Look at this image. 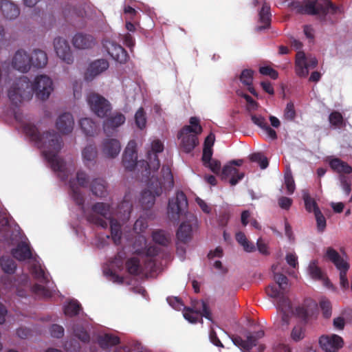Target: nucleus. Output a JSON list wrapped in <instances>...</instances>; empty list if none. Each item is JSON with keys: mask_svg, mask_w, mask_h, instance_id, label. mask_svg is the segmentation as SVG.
<instances>
[{"mask_svg": "<svg viewBox=\"0 0 352 352\" xmlns=\"http://www.w3.org/2000/svg\"><path fill=\"white\" fill-rule=\"evenodd\" d=\"M25 133L38 146L43 149V154L55 172H59L61 179H67L65 173V161L58 156L63 146V140L59 134L54 130L48 131L41 134L37 127L32 124L28 123L23 126Z\"/></svg>", "mask_w": 352, "mask_h": 352, "instance_id": "obj_1", "label": "nucleus"}, {"mask_svg": "<svg viewBox=\"0 0 352 352\" xmlns=\"http://www.w3.org/2000/svg\"><path fill=\"white\" fill-rule=\"evenodd\" d=\"M53 82L46 75L35 78L32 83L28 77L21 76L16 79L8 90V96L12 103L16 106L25 100H30L34 94L41 100H47L53 91Z\"/></svg>", "mask_w": 352, "mask_h": 352, "instance_id": "obj_2", "label": "nucleus"}, {"mask_svg": "<svg viewBox=\"0 0 352 352\" xmlns=\"http://www.w3.org/2000/svg\"><path fill=\"white\" fill-rule=\"evenodd\" d=\"M188 200L182 191H177L175 197L168 201L167 212L172 221H178L183 216H186V220L179 226L176 238L184 243H189L192 239L193 228L197 225V217L192 214H186L188 209Z\"/></svg>", "mask_w": 352, "mask_h": 352, "instance_id": "obj_3", "label": "nucleus"}, {"mask_svg": "<svg viewBox=\"0 0 352 352\" xmlns=\"http://www.w3.org/2000/svg\"><path fill=\"white\" fill-rule=\"evenodd\" d=\"M93 213L88 214L86 219L88 222L107 228L110 225L111 234L115 244L120 243L122 237L121 225L119 221L112 217L110 204L97 202L91 207Z\"/></svg>", "mask_w": 352, "mask_h": 352, "instance_id": "obj_4", "label": "nucleus"}, {"mask_svg": "<svg viewBox=\"0 0 352 352\" xmlns=\"http://www.w3.org/2000/svg\"><path fill=\"white\" fill-rule=\"evenodd\" d=\"M289 6L299 14L317 16L321 21H327L329 13L337 14L344 12L342 5H336L331 0H305L304 4L293 1Z\"/></svg>", "mask_w": 352, "mask_h": 352, "instance_id": "obj_5", "label": "nucleus"}, {"mask_svg": "<svg viewBox=\"0 0 352 352\" xmlns=\"http://www.w3.org/2000/svg\"><path fill=\"white\" fill-rule=\"evenodd\" d=\"M189 122L190 125L184 126L177 134L178 139L181 140L180 147L187 153H190L199 144L197 135L203 130L198 118L191 117Z\"/></svg>", "mask_w": 352, "mask_h": 352, "instance_id": "obj_6", "label": "nucleus"}, {"mask_svg": "<svg viewBox=\"0 0 352 352\" xmlns=\"http://www.w3.org/2000/svg\"><path fill=\"white\" fill-rule=\"evenodd\" d=\"M325 257L333 263L336 267L340 271V287L343 289H348L349 287V283L346 277V274L350 267L349 263L331 247L327 248Z\"/></svg>", "mask_w": 352, "mask_h": 352, "instance_id": "obj_7", "label": "nucleus"}, {"mask_svg": "<svg viewBox=\"0 0 352 352\" xmlns=\"http://www.w3.org/2000/svg\"><path fill=\"white\" fill-rule=\"evenodd\" d=\"M192 305V307H184V317L185 319L191 323L197 322L201 317H204L210 321L212 320L211 311L204 300L195 301Z\"/></svg>", "mask_w": 352, "mask_h": 352, "instance_id": "obj_8", "label": "nucleus"}, {"mask_svg": "<svg viewBox=\"0 0 352 352\" xmlns=\"http://www.w3.org/2000/svg\"><path fill=\"white\" fill-rule=\"evenodd\" d=\"M265 332L263 330H259L254 332L247 331L244 334L245 339L240 336L232 335L231 340L234 345L238 346L244 352H250L254 346L258 344V340L263 338Z\"/></svg>", "mask_w": 352, "mask_h": 352, "instance_id": "obj_9", "label": "nucleus"}, {"mask_svg": "<svg viewBox=\"0 0 352 352\" xmlns=\"http://www.w3.org/2000/svg\"><path fill=\"white\" fill-rule=\"evenodd\" d=\"M91 110L99 118H104L111 111V103L98 94L91 93L87 98Z\"/></svg>", "mask_w": 352, "mask_h": 352, "instance_id": "obj_10", "label": "nucleus"}, {"mask_svg": "<svg viewBox=\"0 0 352 352\" xmlns=\"http://www.w3.org/2000/svg\"><path fill=\"white\" fill-rule=\"evenodd\" d=\"M164 150V145L159 140H155L152 142L151 150L147 152L148 161H142V164L146 165V170L150 169L153 171H157L160 167V162L157 157V153L162 152Z\"/></svg>", "mask_w": 352, "mask_h": 352, "instance_id": "obj_11", "label": "nucleus"}, {"mask_svg": "<svg viewBox=\"0 0 352 352\" xmlns=\"http://www.w3.org/2000/svg\"><path fill=\"white\" fill-rule=\"evenodd\" d=\"M319 344L325 352H338L342 348L344 340L342 337L336 334L324 335L319 338Z\"/></svg>", "mask_w": 352, "mask_h": 352, "instance_id": "obj_12", "label": "nucleus"}, {"mask_svg": "<svg viewBox=\"0 0 352 352\" xmlns=\"http://www.w3.org/2000/svg\"><path fill=\"white\" fill-rule=\"evenodd\" d=\"M103 47L113 60L125 63L129 59L127 52L119 44L112 41H105Z\"/></svg>", "mask_w": 352, "mask_h": 352, "instance_id": "obj_13", "label": "nucleus"}, {"mask_svg": "<svg viewBox=\"0 0 352 352\" xmlns=\"http://www.w3.org/2000/svg\"><path fill=\"white\" fill-rule=\"evenodd\" d=\"M126 120L124 114L120 112H115L111 114L103 122V130L107 136L112 135L117 128L122 125Z\"/></svg>", "mask_w": 352, "mask_h": 352, "instance_id": "obj_14", "label": "nucleus"}, {"mask_svg": "<svg viewBox=\"0 0 352 352\" xmlns=\"http://www.w3.org/2000/svg\"><path fill=\"white\" fill-rule=\"evenodd\" d=\"M54 46L57 56L65 63L72 64L74 62L69 45L65 38H56L54 41Z\"/></svg>", "mask_w": 352, "mask_h": 352, "instance_id": "obj_15", "label": "nucleus"}, {"mask_svg": "<svg viewBox=\"0 0 352 352\" xmlns=\"http://www.w3.org/2000/svg\"><path fill=\"white\" fill-rule=\"evenodd\" d=\"M122 164L129 170H132L138 164V154L136 151V143L131 140L122 155Z\"/></svg>", "mask_w": 352, "mask_h": 352, "instance_id": "obj_16", "label": "nucleus"}, {"mask_svg": "<svg viewBox=\"0 0 352 352\" xmlns=\"http://www.w3.org/2000/svg\"><path fill=\"white\" fill-rule=\"evenodd\" d=\"M12 65L15 69L23 73L28 72L31 68V60L24 50H17L12 60Z\"/></svg>", "mask_w": 352, "mask_h": 352, "instance_id": "obj_17", "label": "nucleus"}, {"mask_svg": "<svg viewBox=\"0 0 352 352\" xmlns=\"http://www.w3.org/2000/svg\"><path fill=\"white\" fill-rule=\"evenodd\" d=\"M151 188V186L149 187ZM162 192L161 184H157L153 191L151 189H147L142 191L140 202L144 210H148L152 208L155 201V197L160 196Z\"/></svg>", "mask_w": 352, "mask_h": 352, "instance_id": "obj_18", "label": "nucleus"}, {"mask_svg": "<svg viewBox=\"0 0 352 352\" xmlns=\"http://www.w3.org/2000/svg\"><path fill=\"white\" fill-rule=\"evenodd\" d=\"M109 62L105 59H97L90 63L85 74V79L91 81L94 78L109 68Z\"/></svg>", "mask_w": 352, "mask_h": 352, "instance_id": "obj_19", "label": "nucleus"}, {"mask_svg": "<svg viewBox=\"0 0 352 352\" xmlns=\"http://www.w3.org/2000/svg\"><path fill=\"white\" fill-rule=\"evenodd\" d=\"M121 150V144L116 139L107 138L102 141L101 151L102 155L107 157L113 159L116 157Z\"/></svg>", "mask_w": 352, "mask_h": 352, "instance_id": "obj_20", "label": "nucleus"}, {"mask_svg": "<svg viewBox=\"0 0 352 352\" xmlns=\"http://www.w3.org/2000/svg\"><path fill=\"white\" fill-rule=\"evenodd\" d=\"M74 118L69 113H63L60 115L56 122L57 129L63 134L70 133L74 129Z\"/></svg>", "mask_w": 352, "mask_h": 352, "instance_id": "obj_21", "label": "nucleus"}, {"mask_svg": "<svg viewBox=\"0 0 352 352\" xmlns=\"http://www.w3.org/2000/svg\"><path fill=\"white\" fill-rule=\"evenodd\" d=\"M244 173H241L239 170L231 165H226L221 170V177L223 179L230 178L229 183L231 186H235L244 177Z\"/></svg>", "mask_w": 352, "mask_h": 352, "instance_id": "obj_22", "label": "nucleus"}, {"mask_svg": "<svg viewBox=\"0 0 352 352\" xmlns=\"http://www.w3.org/2000/svg\"><path fill=\"white\" fill-rule=\"evenodd\" d=\"M0 10L3 16L10 20L16 19L20 14L19 7L10 0H0Z\"/></svg>", "mask_w": 352, "mask_h": 352, "instance_id": "obj_23", "label": "nucleus"}, {"mask_svg": "<svg viewBox=\"0 0 352 352\" xmlns=\"http://www.w3.org/2000/svg\"><path fill=\"white\" fill-rule=\"evenodd\" d=\"M72 44L77 49H89L95 45V39L91 35L77 33L72 38Z\"/></svg>", "mask_w": 352, "mask_h": 352, "instance_id": "obj_24", "label": "nucleus"}, {"mask_svg": "<svg viewBox=\"0 0 352 352\" xmlns=\"http://www.w3.org/2000/svg\"><path fill=\"white\" fill-rule=\"evenodd\" d=\"M11 254L19 261L30 259L32 256L30 245L24 241L19 243L15 248L12 249Z\"/></svg>", "mask_w": 352, "mask_h": 352, "instance_id": "obj_25", "label": "nucleus"}, {"mask_svg": "<svg viewBox=\"0 0 352 352\" xmlns=\"http://www.w3.org/2000/svg\"><path fill=\"white\" fill-rule=\"evenodd\" d=\"M328 162L330 168L340 175L352 173V166L338 157H330Z\"/></svg>", "mask_w": 352, "mask_h": 352, "instance_id": "obj_26", "label": "nucleus"}, {"mask_svg": "<svg viewBox=\"0 0 352 352\" xmlns=\"http://www.w3.org/2000/svg\"><path fill=\"white\" fill-rule=\"evenodd\" d=\"M31 60V67L41 69L46 66L48 58L46 52L39 49H35L30 56Z\"/></svg>", "mask_w": 352, "mask_h": 352, "instance_id": "obj_27", "label": "nucleus"}, {"mask_svg": "<svg viewBox=\"0 0 352 352\" xmlns=\"http://www.w3.org/2000/svg\"><path fill=\"white\" fill-rule=\"evenodd\" d=\"M90 190L98 197H105L108 195L107 184L102 178L94 179L90 184Z\"/></svg>", "mask_w": 352, "mask_h": 352, "instance_id": "obj_28", "label": "nucleus"}, {"mask_svg": "<svg viewBox=\"0 0 352 352\" xmlns=\"http://www.w3.org/2000/svg\"><path fill=\"white\" fill-rule=\"evenodd\" d=\"M308 271L310 276L313 279L323 280L324 284L326 286H332L329 279L325 276V274L322 272L321 269L318 266L316 261H312L310 262L308 267Z\"/></svg>", "mask_w": 352, "mask_h": 352, "instance_id": "obj_29", "label": "nucleus"}, {"mask_svg": "<svg viewBox=\"0 0 352 352\" xmlns=\"http://www.w3.org/2000/svg\"><path fill=\"white\" fill-rule=\"evenodd\" d=\"M258 15L259 22L263 23V25H258L256 28V30L257 32H261L263 30L269 28L271 22V13L270 7L267 3H263Z\"/></svg>", "mask_w": 352, "mask_h": 352, "instance_id": "obj_30", "label": "nucleus"}, {"mask_svg": "<svg viewBox=\"0 0 352 352\" xmlns=\"http://www.w3.org/2000/svg\"><path fill=\"white\" fill-rule=\"evenodd\" d=\"M295 70L296 74L300 77H305L308 75L307 63L303 52L299 51L296 53Z\"/></svg>", "mask_w": 352, "mask_h": 352, "instance_id": "obj_31", "label": "nucleus"}, {"mask_svg": "<svg viewBox=\"0 0 352 352\" xmlns=\"http://www.w3.org/2000/svg\"><path fill=\"white\" fill-rule=\"evenodd\" d=\"M133 209L131 202L126 199L125 196L123 201L118 206L116 215L122 221H126L129 219Z\"/></svg>", "mask_w": 352, "mask_h": 352, "instance_id": "obj_32", "label": "nucleus"}, {"mask_svg": "<svg viewBox=\"0 0 352 352\" xmlns=\"http://www.w3.org/2000/svg\"><path fill=\"white\" fill-rule=\"evenodd\" d=\"M254 72L252 69H243L239 76L240 81L244 85L248 86V91L255 97L258 98V93L255 89L252 86L253 82Z\"/></svg>", "mask_w": 352, "mask_h": 352, "instance_id": "obj_33", "label": "nucleus"}, {"mask_svg": "<svg viewBox=\"0 0 352 352\" xmlns=\"http://www.w3.org/2000/svg\"><path fill=\"white\" fill-rule=\"evenodd\" d=\"M153 241L160 245L167 247L171 243V236L162 230H156L152 232Z\"/></svg>", "mask_w": 352, "mask_h": 352, "instance_id": "obj_34", "label": "nucleus"}, {"mask_svg": "<svg viewBox=\"0 0 352 352\" xmlns=\"http://www.w3.org/2000/svg\"><path fill=\"white\" fill-rule=\"evenodd\" d=\"M98 343L102 349H107L110 346L118 345L120 343V338L116 336L107 333L99 336Z\"/></svg>", "mask_w": 352, "mask_h": 352, "instance_id": "obj_35", "label": "nucleus"}, {"mask_svg": "<svg viewBox=\"0 0 352 352\" xmlns=\"http://www.w3.org/2000/svg\"><path fill=\"white\" fill-rule=\"evenodd\" d=\"M80 126L82 132L87 136H94L98 129L96 123L87 118H82L80 120Z\"/></svg>", "mask_w": 352, "mask_h": 352, "instance_id": "obj_36", "label": "nucleus"}, {"mask_svg": "<svg viewBox=\"0 0 352 352\" xmlns=\"http://www.w3.org/2000/svg\"><path fill=\"white\" fill-rule=\"evenodd\" d=\"M69 188L71 190V196L73 200L80 207L82 212H85V197L83 194L80 192L78 187H77L72 181L69 182Z\"/></svg>", "mask_w": 352, "mask_h": 352, "instance_id": "obj_37", "label": "nucleus"}, {"mask_svg": "<svg viewBox=\"0 0 352 352\" xmlns=\"http://www.w3.org/2000/svg\"><path fill=\"white\" fill-rule=\"evenodd\" d=\"M97 155V148L94 144L87 145L82 152L83 160L87 166L89 162H95Z\"/></svg>", "mask_w": 352, "mask_h": 352, "instance_id": "obj_38", "label": "nucleus"}, {"mask_svg": "<svg viewBox=\"0 0 352 352\" xmlns=\"http://www.w3.org/2000/svg\"><path fill=\"white\" fill-rule=\"evenodd\" d=\"M0 265L5 273L12 274L16 269L15 261L8 256H1L0 258Z\"/></svg>", "mask_w": 352, "mask_h": 352, "instance_id": "obj_39", "label": "nucleus"}, {"mask_svg": "<svg viewBox=\"0 0 352 352\" xmlns=\"http://www.w3.org/2000/svg\"><path fill=\"white\" fill-rule=\"evenodd\" d=\"M236 241L247 252H252L256 248L253 243L250 242L245 234L242 232H238L235 236Z\"/></svg>", "mask_w": 352, "mask_h": 352, "instance_id": "obj_40", "label": "nucleus"}, {"mask_svg": "<svg viewBox=\"0 0 352 352\" xmlns=\"http://www.w3.org/2000/svg\"><path fill=\"white\" fill-rule=\"evenodd\" d=\"M302 199L305 202V209L307 212H314L315 213L316 210H320L316 201L311 197L308 190H304L302 191Z\"/></svg>", "mask_w": 352, "mask_h": 352, "instance_id": "obj_41", "label": "nucleus"}, {"mask_svg": "<svg viewBox=\"0 0 352 352\" xmlns=\"http://www.w3.org/2000/svg\"><path fill=\"white\" fill-rule=\"evenodd\" d=\"M81 305L76 300L70 301L64 308V313L66 316L73 317L77 316L80 309Z\"/></svg>", "mask_w": 352, "mask_h": 352, "instance_id": "obj_42", "label": "nucleus"}, {"mask_svg": "<svg viewBox=\"0 0 352 352\" xmlns=\"http://www.w3.org/2000/svg\"><path fill=\"white\" fill-rule=\"evenodd\" d=\"M126 267L129 274L133 275L138 274L140 268L139 259L135 257L128 259L126 262Z\"/></svg>", "mask_w": 352, "mask_h": 352, "instance_id": "obj_43", "label": "nucleus"}, {"mask_svg": "<svg viewBox=\"0 0 352 352\" xmlns=\"http://www.w3.org/2000/svg\"><path fill=\"white\" fill-rule=\"evenodd\" d=\"M272 269L274 272V278L276 283L278 284V287L283 291L285 290L288 284V278L283 274L275 272L276 269L275 265H272Z\"/></svg>", "mask_w": 352, "mask_h": 352, "instance_id": "obj_44", "label": "nucleus"}, {"mask_svg": "<svg viewBox=\"0 0 352 352\" xmlns=\"http://www.w3.org/2000/svg\"><path fill=\"white\" fill-rule=\"evenodd\" d=\"M278 298L277 309L280 311L293 312L291 302L288 298L285 297L283 294Z\"/></svg>", "mask_w": 352, "mask_h": 352, "instance_id": "obj_45", "label": "nucleus"}, {"mask_svg": "<svg viewBox=\"0 0 352 352\" xmlns=\"http://www.w3.org/2000/svg\"><path fill=\"white\" fill-rule=\"evenodd\" d=\"M251 162H256L259 164L261 169L266 168L269 165L268 160L261 153H254L250 155Z\"/></svg>", "mask_w": 352, "mask_h": 352, "instance_id": "obj_46", "label": "nucleus"}, {"mask_svg": "<svg viewBox=\"0 0 352 352\" xmlns=\"http://www.w3.org/2000/svg\"><path fill=\"white\" fill-rule=\"evenodd\" d=\"M135 122L136 126L142 129L145 127L146 124V118L144 110L142 107H140L135 114Z\"/></svg>", "mask_w": 352, "mask_h": 352, "instance_id": "obj_47", "label": "nucleus"}, {"mask_svg": "<svg viewBox=\"0 0 352 352\" xmlns=\"http://www.w3.org/2000/svg\"><path fill=\"white\" fill-rule=\"evenodd\" d=\"M329 121L331 125L339 127L342 125L344 118L341 113L337 111H333L329 116Z\"/></svg>", "mask_w": 352, "mask_h": 352, "instance_id": "obj_48", "label": "nucleus"}, {"mask_svg": "<svg viewBox=\"0 0 352 352\" xmlns=\"http://www.w3.org/2000/svg\"><path fill=\"white\" fill-rule=\"evenodd\" d=\"M315 218L316 220L317 230L319 232H323L326 228L327 223L326 219L323 214L320 210H316L314 213Z\"/></svg>", "mask_w": 352, "mask_h": 352, "instance_id": "obj_49", "label": "nucleus"}, {"mask_svg": "<svg viewBox=\"0 0 352 352\" xmlns=\"http://www.w3.org/2000/svg\"><path fill=\"white\" fill-rule=\"evenodd\" d=\"M285 184L286 186L287 193L289 195L293 194L296 189V186L290 170L285 174Z\"/></svg>", "mask_w": 352, "mask_h": 352, "instance_id": "obj_50", "label": "nucleus"}, {"mask_svg": "<svg viewBox=\"0 0 352 352\" xmlns=\"http://www.w3.org/2000/svg\"><path fill=\"white\" fill-rule=\"evenodd\" d=\"M296 113L294 104L292 102H287L284 110V118L289 121H293L296 118Z\"/></svg>", "mask_w": 352, "mask_h": 352, "instance_id": "obj_51", "label": "nucleus"}, {"mask_svg": "<svg viewBox=\"0 0 352 352\" xmlns=\"http://www.w3.org/2000/svg\"><path fill=\"white\" fill-rule=\"evenodd\" d=\"M305 328L301 325L295 326L291 333V338L293 340L298 342L305 337Z\"/></svg>", "mask_w": 352, "mask_h": 352, "instance_id": "obj_52", "label": "nucleus"}, {"mask_svg": "<svg viewBox=\"0 0 352 352\" xmlns=\"http://www.w3.org/2000/svg\"><path fill=\"white\" fill-rule=\"evenodd\" d=\"M32 273L36 279L45 283L47 282V277L45 275L44 270L41 268V266H37L34 265L32 267Z\"/></svg>", "mask_w": 352, "mask_h": 352, "instance_id": "obj_53", "label": "nucleus"}, {"mask_svg": "<svg viewBox=\"0 0 352 352\" xmlns=\"http://www.w3.org/2000/svg\"><path fill=\"white\" fill-rule=\"evenodd\" d=\"M74 333L76 338L85 343L89 342L90 340L89 334L82 327H77L74 329Z\"/></svg>", "mask_w": 352, "mask_h": 352, "instance_id": "obj_54", "label": "nucleus"}, {"mask_svg": "<svg viewBox=\"0 0 352 352\" xmlns=\"http://www.w3.org/2000/svg\"><path fill=\"white\" fill-rule=\"evenodd\" d=\"M163 173V179L168 183V186L173 188L174 185L173 176L169 166H164L162 168Z\"/></svg>", "mask_w": 352, "mask_h": 352, "instance_id": "obj_55", "label": "nucleus"}, {"mask_svg": "<svg viewBox=\"0 0 352 352\" xmlns=\"http://www.w3.org/2000/svg\"><path fill=\"white\" fill-rule=\"evenodd\" d=\"M32 289L36 294L41 295L43 297L48 298L51 296V292L41 285L36 283L32 286Z\"/></svg>", "mask_w": 352, "mask_h": 352, "instance_id": "obj_56", "label": "nucleus"}, {"mask_svg": "<svg viewBox=\"0 0 352 352\" xmlns=\"http://www.w3.org/2000/svg\"><path fill=\"white\" fill-rule=\"evenodd\" d=\"M265 292L267 296L272 298H278L283 294V292L280 291V288L276 285H268L265 289Z\"/></svg>", "mask_w": 352, "mask_h": 352, "instance_id": "obj_57", "label": "nucleus"}, {"mask_svg": "<svg viewBox=\"0 0 352 352\" xmlns=\"http://www.w3.org/2000/svg\"><path fill=\"white\" fill-rule=\"evenodd\" d=\"M259 72L265 76H269L271 78L276 80L278 77V73L270 66L261 67Z\"/></svg>", "mask_w": 352, "mask_h": 352, "instance_id": "obj_58", "label": "nucleus"}, {"mask_svg": "<svg viewBox=\"0 0 352 352\" xmlns=\"http://www.w3.org/2000/svg\"><path fill=\"white\" fill-rule=\"evenodd\" d=\"M339 179L341 183L342 188L344 192L348 195L351 191V181L346 175H341L339 176Z\"/></svg>", "mask_w": 352, "mask_h": 352, "instance_id": "obj_59", "label": "nucleus"}, {"mask_svg": "<svg viewBox=\"0 0 352 352\" xmlns=\"http://www.w3.org/2000/svg\"><path fill=\"white\" fill-rule=\"evenodd\" d=\"M76 179L78 184L83 188L88 186L89 177L84 171H78L76 173Z\"/></svg>", "mask_w": 352, "mask_h": 352, "instance_id": "obj_60", "label": "nucleus"}, {"mask_svg": "<svg viewBox=\"0 0 352 352\" xmlns=\"http://www.w3.org/2000/svg\"><path fill=\"white\" fill-rule=\"evenodd\" d=\"M167 301L168 304L175 309L181 310L182 308H184L182 300L178 297H168Z\"/></svg>", "mask_w": 352, "mask_h": 352, "instance_id": "obj_61", "label": "nucleus"}, {"mask_svg": "<svg viewBox=\"0 0 352 352\" xmlns=\"http://www.w3.org/2000/svg\"><path fill=\"white\" fill-rule=\"evenodd\" d=\"M320 307L322 311L323 316L329 318L331 315V306L329 300H322L320 302Z\"/></svg>", "mask_w": 352, "mask_h": 352, "instance_id": "obj_62", "label": "nucleus"}, {"mask_svg": "<svg viewBox=\"0 0 352 352\" xmlns=\"http://www.w3.org/2000/svg\"><path fill=\"white\" fill-rule=\"evenodd\" d=\"M50 333L52 337L60 338L64 335V329L60 325L52 324L50 327Z\"/></svg>", "mask_w": 352, "mask_h": 352, "instance_id": "obj_63", "label": "nucleus"}, {"mask_svg": "<svg viewBox=\"0 0 352 352\" xmlns=\"http://www.w3.org/2000/svg\"><path fill=\"white\" fill-rule=\"evenodd\" d=\"M296 315L301 318L305 322H307L309 318V311L304 307H298L295 310Z\"/></svg>", "mask_w": 352, "mask_h": 352, "instance_id": "obj_64", "label": "nucleus"}]
</instances>
